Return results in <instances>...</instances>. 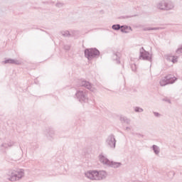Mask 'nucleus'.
I'll return each instance as SVG.
<instances>
[{
	"label": "nucleus",
	"mask_w": 182,
	"mask_h": 182,
	"mask_svg": "<svg viewBox=\"0 0 182 182\" xmlns=\"http://www.w3.org/2000/svg\"><path fill=\"white\" fill-rule=\"evenodd\" d=\"M18 174H19V172H14L11 177L10 178L11 181H16L18 178Z\"/></svg>",
	"instance_id": "39448f33"
},
{
	"label": "nucleus",
	"mask_w": 182,
	"mask_h": 182,
	"mask_svg": "<svg viewBox=\"0 0 182 182\" xmlns=\"http://www.w3.org/2000/svg\"><path fill=\"white\" fill-rule=\"evenodd\" d=\"M85 53L87 58H90V56H93L94 55H99V50L96 49L85 50Z\"/></svg>",
	"instance_id": "7ed1b4c3"
},
{
	"label": "nucleus",
	"mask_w": 182,
	"mask_h": 182,
	"mask_svg": "<svg viewBox=\"0 0 182 182\" xmlns=\"http://www.w3.org/2000/svg\"><path fill=\"white\" fill-rule=\"evenodd\" d=\"M112 29H114L115 31H119V29H120V25L117 24L112 26Z\"/></svg>",
	"instance_id": "0eeeda50"
},
{
	"label": "nucleus",
	"mask_w": 182,
	"mask_h": 182,
	"mask_svg": "<svg viewBox=\"0 0 182 182\" xmlns=\"http://www.w3.org/2000/svg\"><path fill=\"white\" fill-rule=\"evenodd\" d=\"M154 151H155V153L157 154V153H159V151H156V149L154 147Z\"/></svg>",
	"instance_id": "9d476101"
},
{
	"label": "nucleus",
	"mask_w": 182,
	"mask_h": 182,
	"mask_svg": "<svg viewBox=\"0 0 182 182\" xmlns=\"http://www.w3.org/2000/svg\"><path fill=\"white\" fill-rule=\"evenodd\" d=\"M107 176L106 172H99L98 177H102V178H105Z\"/></svg>",
	"instance_id": "423d86ee"
},
{
	"label": "nucleus",
	"mask_w": 182,
	"mask_h": 182,
	"mask_svg": "<svg viewBox=\"0 0 182 182\" xmlns=\"http://www.w3.org/2000/svg\"><path fill=\"white\" fill-rule=\"evenodd\" d=\"M173 63H176V62H177V58H175L172 60Z\"/></svg>",
	"instance_id": "1a4fd4ad"
},
{
	"label": "nucleus",
	"mask_w": 182,
	"mask_h": 182,
	"mask_svg": "<svg viewBox=\"0 0 182 182\" xmlns=\"http://www.w3.org/2000/svg\"><path fill=\"white\" fill-rule=\"evenodd\" d=\"M84 83H85V84H83V86H86V87L89 89V88H90L89 86H90V85H89V82H84Z\"/></svg>",
	"instance_id": "6e6552de"
},
{
	"label": "nucleus",
	"mask_w": 182,
	"mask_h": 182,
	"mask_svg": "<svg viewBox=\"0 0 182 182\" xmlns=\"http://www.w3.org/2000/svg\"><path fill=\"white\" fill-rule=\"evenodd\" d=\"M174 80H176V77H171V75H168L160 81L161 86H166V85H168V83H173Z\"/></svg>",
	"instance_id": "f257e3e1"
},
{
	"label": "nucleus",
	"mask_w": 182,
	"mask_h": 182,
	"mask_svg": "<svg viewBox=\"0 0 182 182\" xmlns=\"http://www.w3.org/2000/svg\"><path fill=\"white\" fill-rule=\"evenodd\" d=\"M87 176L92 180H102L103 177L99 176V172L93 171L92 172H87Z\"/></svg>",
	"instance_id": "f03ea898"
},
{
	"label": "nucleus",
	"mask_w": 182,
	"mask_h": 182,
	"mask_svg": "<svg viewBox=\"0 0 182 182\" xmlns=\"http://www.w3.org/2000/svg\"><path fill=\"white\" fill-rule=\"evenodd\" d=\"M121 31L124 33H129V32H130L132 31V28H130L129 26H121Z\"/></svg>",
	"instance_id": "20e7f679"
}]
</instances>
